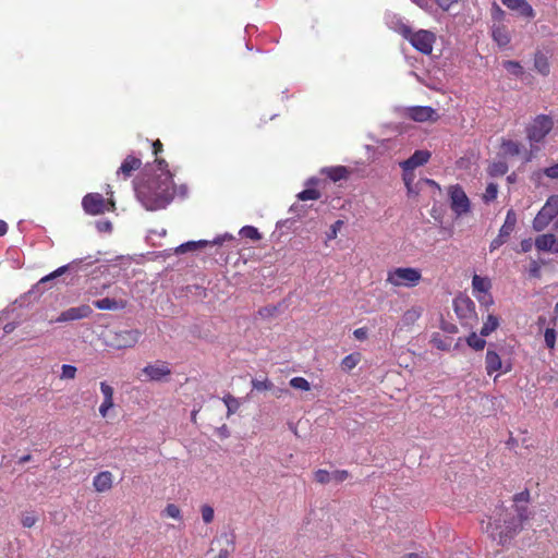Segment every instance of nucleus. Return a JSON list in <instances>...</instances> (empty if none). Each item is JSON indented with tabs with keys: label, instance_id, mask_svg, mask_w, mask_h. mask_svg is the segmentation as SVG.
<instances>
[{
	"label": "nucleus",
	"instance_id": "obj_43",
	"mask_svg": "<svg viewBox=\"0 0 558 558\" xmlns=\"http://www.w3.org/2000/svg\"><path fill=\"white\" fill-rule=\"evenodd\" d=\"M165 515L168 518H172L175 520H180L182 518L180 508L174 504H169L163 510Z\"/></svg>",
	"mask_w": 558,
	"mask_h": 558
},
{
	"label": "nucleus",
	"instance_id": "obj_42",
	"mask_svg": "<svg viewBox=\"0 0 558 558\" xmlns=\"http://www.w3.org/2000/svg\"><path fill=\"white\" fill-rule=\"evenodd\" d=\"M497 194H498V185L496 183H489L486 186L483 198L486 203H489L497 197Z\"/></svg>",
	"mask_w": 558,
	"mask_h": 558
},
{
	"label": "nucleus",
	"instance_id": "obj_49",
	"mask_svg": "<svg viewBox=\"0 0 558 558\" xmlns=\"http://www.w3.org/2000/svg\"><path fill=\"white\" fill-rule=\"evenodd\" d=\"M474 296L476 298L481 305H484L486 307H489L494 303L493 296L489 291L474 294Z\"/></svg>",
	"mask_w": 558,
	"mask_h": 558
},
{
	"label": "nucleus",
	"instance_id": "obj_13",
	"mask_svg": "<svg viewBox=\"0 0 558 558\" xmlns=\"http://www.w3.org/2000/svg\"><path fill=\"white\" fill-rule=\"evenodd\" d=\"M231 240H233V235L230 233H225V234L216 236L211 242L206 241V240H199V241H190V242L183 243L177 247L175 252L179 254H182V253H185V252H189L192 250L202 248V247L208 245L209 243H213L215 245H221L226 241H231Z\"/></svg>",
	"mask_w": 558,
	"mask_h": 558
},
{
	"label": "nucleus",
	"instance_id": "obj_60",
	"mask_svg": "<svg viewBox=\"0 0 558 558\" xmlns=\"http://www.w3.org/2000/svg\"><path fill=\"white\" fill-rule=\"evenodd\" d=\"M230 555V550L225 548V549H221L218 555L216 556V558H228Z\"/></svg>",
	"mask_w": 558,
	"mask_h": 558
},
{
	"label": "nucleus",
	"instance_id": "obj_29",
	"mask_svg": "<svg viewBox=\"0 0 558 558\" xmlns=\"http://www.w3.org/2000/svg\"><path fill=\"white\" fill-rule=\"evenodd\" d=\"M534 69L543 76H547L549 74L550 64L546 54H544L543 52L535 53Z\"/></svg>",
	"mask_w": 558,
	"mask_h": 558
},
{
	"label": "nucleus",
	"instance_id": "obj_56",
	"mask_svg": "<svg viewBox=\"0 0 558 558\" xmlns=\"http://www.w3.org/2000/svg\"><path fill=\"white\" fill-rule=\"evenodd\" d=\"M436 2L442 10H449L458 0H436Z\"/></svg>",
	"mask_w": 558,
	"mask_h": 558
},
{
	"label": "nucleus",
	"instance_id": "obj_62",
	"mask_svg": "<svg viewBox=\"0 0 558 558\" xmlns=\"http://www.w3.org/2000/svg\"><path fill=\"white\" fill-rule=\"evenodd\" d=\"M401 558H422V556L417 553H410V554H405Z\"/></svg>",
	"mask_w": 558,
	"mask_h": 558
},
{
	"label": "nucleus",
	"instance_id": "obj_35",
	"mask_svg": "<svg viewBox=\"0 0 558 558\" xmlns=\"http://www.w3.org/2000/svg\"><path fill=\"white\" fill-rule=\"evenodd\" d=\"M507 171L508 165L501 160L493 162L488 168V172L493 177L504 175L505 173H507Z\"/></svg>",
	"mask_w": 558,
	"mask_h": 558
},
{
	"label": "nucleus",
	"instance_id": "obj_12",
	"mask_svg": "<svg viewBox=\"0 0 558 558\" xmlns=\"http://www.w3.org/2000/svg\"><path fill=\"white\" fill-rule=\"evenodd\" d=\"M93 314V308L88 304L69 307L60 313L56 323H69L88 318Z\"/></svg>",
	"mask_w": 558,
	"mask_h": 558
},
{
	"label": "nucleus",
	"instance_id": "obj_53",
	"mask_svg": "<svg viewBox=\"0 0 558 558\" xmlns=\"http://www.w3.org/2000/svg\"><path fill=\"white\" fill-rule=\"evenodd\" d=\"M543 173L549 179H558V163L545 168Z\"/></svg>",
	"mask_w": 558,
	"mask_h": 558
},
{
	"label": "nucleus",
	"instance_id": "obj_31",
	"mask_svg": "<svg viewBox=\"0 0 558 558\" xmlns=\"http://www.w3.org/2000/svg\"><path fill=\"white\" fill-rule=\"evenodd\" d=\"M362 355L359 352L351 353L342 359L341 367L343 371L349 372L356 367V365L361 362Z\"/></svg>",
	"mask_w": 558,
	"mask_h": 558
},
{
	"label": "nucleus",
	"instance_id": "obj_21",
	"mask_svg": "<svg viewBox=\"0 0 558 558\" xmlns=\"http://www.w3.org/2000/svg\"><path fill=\"white\" fill-rule=\"evenodd\" d=\"M82 263V259H75L73 262H71L70 264L68 265H63L59 268H57L54 271L50 272L49 275L47 276H44L37 283L36 286L34 287V289H39V287L41 284H45L47 282H50L51 280L62 276L63 274H65L68 270H71V269H76L77 266Z\"/></svg>",
	"mask_w": 558,
	"mask_h": 558
},
{
	"label": "nucleus",
	"instance_id": "obj_64",
	"mask_svg": "<svg viewBox=\"0 0 558 558\" xmlns=\"http://www.w3.org/2000/svg\"><path fill=\"white\" fill-rule=\"evenodd\" d=\"M318 181H319V180H318V179H316V178H311V179H308V180H307L306 184H307V185H314V184H317V183H318Z\"/></svg>",
	"mask_w": 558,
	"mask_h": 558
},
{
	"label": "nucleus",
	"instance_id": "obj_5",
	"mask_svg": "<svg viewBox=\"0 0 558 558\" xmlns=\"http://www.w3.org/2000/svg\"><path fill=\"white\" fill-rule=\"evenodd\" d=\"M485 369L488 376L499 372L494 378L496 381L499 375L512 371V362L510 359H504L502 354L496 350V345L490 344L485 355Z\"/></svg>",
	"mask_w": 558,
	"mask_h": 558
},
{
	"label": "nucleus",
	"instance_id": "obj_52",
	"mask_svg": "<svg viewBox=\"0 0 558 558\" xmlns=\"http://www.w3.org/2000/svg\"><path fill=\"white\" fill-rule=\"evenodd\" d=\"M403 181L408 190V193H411V185H413L414 181V174L412 170H403Z\"/></svg>",
	"mask_w": 558,
	"mask_h": 558
},
{
	"label": "nucleus",
	"instance_id": "obj_57",
	"mask_svg": "<svg viewBox=\"0 0 558 558\" xmlns=\"http://www.w3.org/2000/svg\"><path fill=\"white\" fill-rule=\"evenodd\" d=\"M521 251L523 253L530 252L532 250L533 243L531 239L522 240L520 243Z\"/></svg>",
	"mask_w": 558,
	"mask_h": 558
},
{
	"label": "nucleus",
	"instance_id": "obj_39",
	"mask_svg": "<svg viewBox=\"0 0 558 558\" xmlns=\"http://www.w3.org/2000/svg\"><path fill=\"white\" fill-rule=\"evenodd\" d=\"M504 68L510 73V74H513L515 76H520L522 73H523V68L521 66V64L517 61H511V60H508V61H505L504 62Z\"/></svg>",
	"mask_w": 558,
	"mask_h": 558
},
{
	"label": "nucleus",
	"instance_id": "obj_19",
	"mask_svg": "<svg viewBox=\"0 0 558 558\" xmlns=\"http://www.w3.org/2000/svg\"><path fill=\"white\" fill-rule=\"evenodd\" d=\"M511 11H517L519 14L526 19H533L535 11L526 0H500Z\"/></svg>",
	"mask_w": 558,
	"mask_h": 558
},
{
	"label": "nucleus",
	"instance_id": "obj_46",
	"mask_svg": "<svg viewBox=\"0 0 558 558\" xmlns=\"http://www.w3.org/2000/svg\"><path fill=\"white\" fill-rule=\"evenodd\" d=\"M315 480L320 484H328L332 482L331 472L326 470H317L314 474Z\"/></svg>",
	"mask_w": 558,
	"mask_h": 558
},
{
	"label": "nucleus",
	"instance_id": "obj_10",
	"mask_svg": "<svg viewBox=\"0 0 558 558\" xmlns=\"http://www.w3.org/2000/svg\"><path fill=\"white\" fill-rule=\"evenodd\" d=\"M517 223V216L512 209L508 210L504 225L501 226L498 235L490 242V251L499 248L507 242L510 234L513 232Z\"/></svg>",
	"mask_w": 558,
	"mask_h": 558
},
{
	"label": "nucleus",
	"instance_id": "obj_24",
	"mask_svg": "<svg viewBox=\"0 0 558 558\" xmlns=\"http://www.w3.org/2000/svg\"><path fill=\"white\" fill-rule=\"evenodd\" d=\"M423 308L421 306H412L408 308L401 316L400 328L413 326L422 316Z\"/></svg>",
	"mask_w": 558,
	"mask_h": 558
},
{
	"label": "nucleus",
	"instance_id": "obj_14",
	"mask_svg": "<svg viewBox=\"0 0 558 558\" xmlns=\"http://www.w3.org/2000/svg\"><path fill=\"white\" fill-rule=\"evenodd\" d=\"M407 116L416 122H435L438 119L436 110L429 106H416L407 109Z\"/></svg>",
	"mask_w": 558,
	"mask_h": 558
},
{
	"label": "nucleus",
	"instance_id": "obj_20",
	"mask_svg": "<svg viewBox=\"0 0 558 558\" xmlns=\"http://www.w3.org/2000/svg\"><path fill=\"white\" fill-rule=\"evenodd\" d=\"M535 246L542 252L558 253V238L553 233H545L535 239Z\"/></svg>",
	"mask_w": 558,
	"mask_h": 558
},
{
	"label": "nucleus",
	"instance_id": "obj_59",
	"mask_svg": "<svg viewBox=\"0 0 558 558\" xmlns=\"http://www.w3.org/2000/svg\"><path fill=\"white\" fill-rule=\"evenodd\" d=\"M16 325L14 323H8L4 325L3 330L5 333H10L15 329Z\"/></svg>",
	"mask_w": 558,
	"mask_h": 558
},
{
	"label": "nucleus",
	"instance_id": "obj_15",
	"mask_svg": "<svg viewBox=\"0 0 558 558\" xmlns=\"http://www.w3.org/2000/svg\"><path fill=\"white\" fill-rule=\"evenodd\" d=\"M142 372L149 380L154 381H159L171 374L169 365L165 362L149 364Z\"/></svg>",
	"mask_w": 558,
	"mask_h": 558
},
{
	"label": "nucleus",
	"instance_id": "obj_22",
	"mask_svg": "<svg viewBox=\"0 0 558 558\" xmlns=\"http://www.w3.org/2000/svg\"><path fill=\"white\" fill-rule=\"evenodd\" d=\"M113 483V475L109 471L98 473L93 481V486L96 492L105 493L111 489Z\"/></svg>",
	"mask_w": 558,
	"mask_h": 558
},
{
	"label": "nucleus",
	"instance_id": "obj_16",
	"mask_svg": "<svg viewBox=\"0 0 558 558\" xmlns=\"http://www.w3.org/2000/svg\"><path fill=\"white\" fill-rule=\"evenodd\" d=\"M100 392L104 397L101 404L99 405V414L101 417H107L109 411L114 407L113 401V388L107 381H100Z\"/></svg>",
	"mask_w": 558,
	"mask_h": 558
},
{
	"label": "nucleus",
	"instance_id": "obj_1",
	"mask_svg": "<svg viewBox=\"0 0 558 558\" xmlns=\"http://www.w3.org/2000/svg\"><path fill=\"white\" fill-rule=\"evenodd\" d=\"M158 174L135 187L137 199L147 210L165 208L172 201L174 189L172 175L165 160H156Z\"/></svg>",
	"mask_w": 558,
	"mask_h": 558
},
{
	"label": "nucleus",
	"instance_id": "obj_40",
	"mask_svg": "<svg viewBox=\"0 0 558 558\" xmlns=\"http://www.w3.org/2000/svg\"><path fill=\"white\" fill-rule=\"evenodd\" d=\"M320 197V193L315 189H305L298 194V198L301 201H314Z\"/></svg>",
	"mask_w": 558,
	"mask_h": 558
},
{
	"label": "nucleus",
	"instance_id": "obj_9",
	"mask_svg": "<svg viewBox=\"0 0 558 558\" xmlns=\"http://www.w3.org/2000/svg\"><path fill=\"white\" fill-rule=\"evenodd\" d=\"M554 121L550 117L545 114L537 116L526 130V135L530 142L539 143L551 131Z\"/></svg>",
	"mask_w": 558,
	"mask_h": 558
},
{
	"label": "nucleus",
	"instance_id": "obj_30",
	"mask_svg": "<svg viewBox=\"0 0 558 558\" xmlns=\"http://www.w3.org/2000/svg\"><path fill=\"white\" fill-rule=\"evenodd\" d=\"M499 326V318L489 314L481 328V336L487 337L494 332Z\"/></svg>",
	"mask_w": 558,
	"mask_h": 558
},
{
	"label": "nucleus",
	"instance_id": "obj_2",
	"mask_svg": "<svg viewBox=\"0 0 558 558\" xmlns=\"http://www.w3.org/2000/svg\"><path fill=\"white\" fill-rule=\"evenodd\" d=\"M529 499V493L522 492L514 496L515 502V515L510 520L504 519V524L495 521L489 522L486 526V532L489 536L497 542L498 545L505 546L511 542V539L522 530L523 523L529 520L530 512L527 507L520 506V502L526 504Z\"/></svg>",
	"mask_w": 558,
	"mask_h": 558
},
{
	"label": "nucleus",
	"instance_id": "obj_32",
	"mask_svg": "<svg viewBox=\"0 0 558 558\" xmlns=\"http://www.w3.org/2000/svg\"><path fill=\"white\" fill-rule=\"evenodd\" d=\"M485 337H482L481 333L477 335L476 332H472L466 338V343L470 348L474 349L475 351L483 350L486 345Z\"/></svg>",
	"mask_w": 558,
	"mask_h": 558
},
{
	"label": "nucleus",
	"instance_id": "obj_11",
	"mask_svg": "<svg viewBox=\"0 0 558 558\" xmlns=\"http://www.w3.org/2000/svg\"><path fill=\"white\" fill-rule=\"evenodd\" d=\"M449 197L451 202V209L457 216H462L470 210V201L459 185H452L449 187Z\"/></svg>",
	"mask_w": 558,
	"mask_h": 558
},
{
	"label": "nucleus",
	"instance_id": "obj_55",
	"mask_svg": "<svg viewBox=\"0 0 558 558\" xmlns=\"http://www.w3.org/2000/svg\"><path fill=\"white\" fill-rule=\"evenodd\" d=\"M353 336L357 340H365L367 338V329L365 327L357 328L353 331Z\"/></svg>",
	"mask_w": 558,
	"mask_h": 558
},
{
	"label": "nucleus",
	"instance_id": "obj_23",
	"mask_svg": "<svg viewBox=\"0 0 558 558\" xmlns=\"http://www.w3.org/2000/svg\"><path fill=\"white\" fill-rule=\"evenodd\" d=\"M141 159L134 156H128L121 163L120 168L117 170V177L122 175L124 179H128L131 177L134 170H137L141 167Z\"/></svg>",
	"mask_w": 558,
	"mask_h": 558
},
{
	"label": "nucleus",
	"instance_id": "obj_4",
	"mask_svg": "<svg viewBox=\"0 0 558 558\" xmlns=\"http://www.w3.org/2000/svg\"><path fill=\"white\" fill-rule=\"evenodd\" d=\"M405 39L410 41V44L420 52L424 54H429L433 51V46L436 41V35L426 29H420L417 32H412L410 26L400 22L398 28H396Z\"/></svg>",
	"mask_w": 558,
	"mask_h": 558
},
{
	"label": "nucleus",
	"instance_id": "obj_36",
	"mask_svg": "<svg viewBox=\"0 0 558 558\" xmlns=\"http://www.w3.org/2000/svg\"><path fill=\"white\" fill-rule=\"evenodd\" d=\"M290 386L296 390L308 391L311 390V384L304 377H293L289 381Z\"/></svg>",
	"mask_w": 558,
	"mask_h": 558
},
{
	"label": "nucleus",
	"instance_id": "obj_38",
	"mask_svg": "<svg viewBox=\"0 0 558 558\" xmlns=\"http://www.w3.org/2000/svg\"><path fill=\"white\" fill-rule=\"evenodd\" d=\"M240 234L242 236H244V238H247V239H251V240H254V241H257V240H259L262 238L260 233L258 232V230L255 227H252V226L243 227L240 230Z\"/></svg>",
	"mask_w": 558,
	"mask_h": 558
},
{
	"label": "nucleus",
	"instance_id": "obj_54",
	"mask_svg": "<svg viewBox=\"0 0 558 558\" xmlns=\"http://www.w3.org/2000/svg\"><path fill=\"white\" fill-rule=\"evenodd\" d=\"M96 228L99 232H110L112 225L109 220H100L96 222Z\"/></svg>",
	"mask_w": 558,
	"mask_h": 558
},
{
	"label": "nucleus",
	"instance_id": "obj_41",
	"mask_svg": "<svg viewBox=\"0 0 558 558\" xmlns=\"http://www.w3.org/2000/svg\"><path fill=\"white\" fill-rule=\"evenodd\" d=\"M430 342L433 343V345L435 348L442 350V351L448 350L450 347V343L445 338H442L439 333H434L432 336Z\"/></svg>",
	"mask_w": 558,
	"mask_h": 558
},
{
	"label": "nucleus",
	"instance_id": "obj_45",
	"mask_svg": "<svg viewBox=\"0 0 558 558\" xmlns=\"http://www.w3.org/2000/svg\"><path fill=\"white\" fill-rule=\"evenodd\" d=\"M202 519L205 523H211L215 518L214 508L209 505H204L201 508Z\"/></svg>",
	"mask_w": 558,
	"mask_h": 558
},
{
	"label": "nucleus",
	"instance_id": "obj_6",
	"mask_svg": "<svg viewBox=\"0 0 558 558\" xmlns=\"http://www.w3.org/2000/svg\"><path fill=\"white\" fill-rule=\"evenodd\" d=\"M141 332L137 329L111 330L107 335L106 344L117 350L131 349L140 341Z\"/></svg>",
	"mask_w": 558,
	"mask_h": 558
},
{
	"label": "nucleus",
	"instance_id": "obj_28",
	"mask_svg": "<svg viewBox=\"0 0 558 558\" xmlns=\"http://www.w3.org/2000/svg\"><path fill=\"white\" fill-rule=\"evenodd\" d=\"M473 295L477 293L488 292L492 289V281L488 277L474 275L472 278Z\"/></svg>",
	"mask_w": 558,
	"mask_h": 558
},
{
	"label": "nucleus",
	"instance_id": "obj_8",
	"mask_svg": "<svg viewBox=\"0 0 558 558\" xmlns=\"http://www.w3.org/2000/svg\"><path fill=\"white\" fill-rule=\"evenodd\" d=\"M82 206L86 214L97 216L106 211H112L114 202L112 199L106 201L99 193H89L83 197Z\"/></svg>",
	"mask_w": 558,
	"mask_h": 558
},
{
	"label": "nucleus",
	"instance_id": "obj_44",
	"mask_svg": "<svg viewBox=\"0 0 558 558\" xmlns=\"http://www.w3.org/2000/svg\"><path fill=\"white\" fill-rule=\"evenodd\" d=\"M557 333L554 328H547L544 332V340L549 349H554L556 345Z\"/></svg>",
	"mask_w": 558,
	"mask_h": 558
},
{
	"label": "nucleus",
	"instance_id": "obj_27",
	"mask_svg": "<svg viewBox=\"0 0 558 558\" xmlns=\"http://www.w3.org/2000/svg\"><path fill=\"white\" fill-rule=\"evenodd\" d=\"M322 173L326 174L333 182L345 179L349 175V170L343 166L326 167L322 169Z\"/></svg>",
	"mask_w": 558,
	"mask_h": 558
},
{
	"label": "nucleus",
	"instance_id": "obj_3",
	"mask_svg": "<svg viewBox=\"0 0 558 558\" xmlns=\"http://www.w3.org/2000/svg\"><path fill=\"white\" fill-rule=\"evenodd\" d=\"M422 281V271L415 267H392L387 271L386 283L392 288L412 289Z\"/></svg>",
	"mask_w": 558,
	"mask_h": 558
},
{
	"label": "nucleus",
	"instance_id": "obj_17",
	"mask_svg": "<svg viewBox=\"0 0 558 558\" xmlns=\"http://www.w3.org/2000/svg\"><path fill=\"white\" fill-rule=\"evenodd\" d=\"M430 153L425 149L416 150L410 158L399 163L402 170H414L428 162Z\"/></svg>",
	"mask_w": 558,
	"mask_h": 558
},
{
	"label": "nucleus",
	"instance_id": "obj_34",
	"mask_svg": "<svg viewBox=\"0 0 558 558\" xmlns=\"http://www.w3.org/2000/svg\"><path fill=\"white\" fill-rule=\"evenodd\" d=\"M507 13L498 4L492 7V24H505Z\"/></svg>",
	"mask_w": 558,
	"mask_h": 558
},
{
	"label": "nucleus",
	"instance_id": "obj_25",
	"mask_svg": "<svg viewBox=\"0 0 558 558\" xmlns=\"http://www.w3.org/2000/svg\"><path fill=\"white\" fill-rule=\"evenodd\" d=\"M94 305L101 311H114L124 308L126 306V302L123 300L104 298L101 300L95 301Z\"/></svg>",
	"mask_w": 558,
	"mask_h": 558
},
{
	"label": "nucleus",
	"instance_id": "obj_48",
	"mask_svg": "<svg viewBox=\"0 0 558 558\" xmlns=\"http://www.w3.org/2000/svg\"><path fill=\"white\" fill-rule=\"evenodd\" d=\"M252 387L255 390L264 391L269 390L272 387V384L267 379H253L252 380Z\"/></svg>",
	"mask_w": 558,
	"mask_h": 558
},
{
	"label": "nucleus",
	"instance_id": "obj_50",
	"mask_svg": "<svg viewBox=\"0 0 558 558\" xmlns=\"http://www.w3.org/2000/svg\"><path fill=\"white\" fill-rule=\"evenodd\" d=\"M37 517L32 512H26L22 514L21 523L24 527H32L36 524Z\"/></svg>",
	"mask_w": 558,
	"mask_h": 558
},
{
	"label": "nucleus",
	"instance_id": "obj_51",
	"mask_svg": "<svg viewBox=\"0 0 558 558\" xmlns=\"http://www.w3.org/2000/svg\"><path fill=\"white\" fill-rule=\"evenodd\" d=\"M332 482L341 483L349 477V473L345 470H337L331 472Z\"/></svg>",
	"mask_w": 558,
	"mask_h": 558
},
{
	"label": "nucleus",
	"instance_id": "obj_37",
	"mask_svg": "<svg viewBox=\"0 0 558 558\" xmlns=\"http://www.w3.org/2000/svg\"><path fill=\"white\" fill-rule=\"evenodd\" d=\"M77 368L74 365L63 364L61 366L60 379L68 380L76 377Z\"/></svg>",
	"mask_w": 558,
	"mask_h": 558
},
{
	"label": "nucleus",
	"instance_id": "obj_26",
	"mask_svg": "<svg viewBox=\"0 0 558 558\" xmlns=\"http://www.w3.org/2000/svg\"><path fill=\"white\" fill-rule=\"evenodd\" d=\"M522 149L523 146L517 141L502 140L501 142L500 151L506 157L519 156Z\"/></svg>",
	"mask_w": 558,
	"mask_h": 558
},
{
	"label": "nucleus",
	"instance_id": "obj_47",
	"mask_svg": "<svg viewBox=\"0 0 558 558\" xmlns=\"http://www.w3.org/2000/svg\"><path fill=\"white\" fill-rule=\"evenodd\" d=\"M342 226H343L342 220H337L336 222H333L330 226L329 231L326 233V240L330 241V240L336 239L338 235V232L341 230Z\"/></svg>",
	"mask_w": 558,
	"mask_h": 558
},
{
	"label": "nucleus",
	"instance_id": "obj_58",
	"mask_svg": "<svg viewBox=\"0 0 558 558\" xmlns=\"http://www.w3.org/2000/svg\"><path fill=\"white\" fill-rule=\"evenodd\" d=\"M541 267L536 262H533L530 267V274L534 277H539Z\"/></svg>",
	"mask_w": 558,
	"mask_h": 558
},
{
	"label": "nucleus",
	"instance_id": "obj_33",
	"mask_svg": "<svg viewBox=\"0 0 558 558\" xmlns=\"http://www.w3.org/2000/svg\"><path fill=\"white\" fill-rule=\"evenodd\" d=\"M223 403L227 407V415L230 416L235 413L240 408V401L232 395H226L222 398Z\"/></svg>",
	"mask_w": 558,
	"mask_h": 558
},
{
	"label": "nucleus",
	"instance_id": "obj_61",
	"mask_svg": "<svg viewBox=\"0 0 558 558\" xmlns=\"http://www.w3.org/2000/svg\"><path fill=\"white\" fill-rule=\"evenodd\" d=\"M8 226L3 220H0V236L7 233Z\"/></svg>",
	"mask_w": 558,
	"mask_h": 558
},
{
	"label": "nucleus",
	"instance_id": "obj_63",
	"mask_svg": "<svg viewBox=\"0 0 558 558\" xmlns=\"http://www.w3.org/2000/svg\"><path fill=\"white\" fill-rule=\"evenodd\" d=\"M161 149V143L159 141L154 143V153L157 155L158 151Z\"/></svg>",
	"mask_w": 558,
	"mask_h": 558
},
{
	"label": "nucleus",
	"instance_id": "obj_7",
	"mask_svg": "<svg viewBox=\"0 0 558 558\" xmlns=\"http://www.w3.org/2000/svg\"><path fill=\"white\" fill-rule=\"evenodd\" d=\"M558 216V195H550L533 219V229L537 232L545 230Z\"/></svg>",
	"mask_w": 558,
	"mask_h": 558
},
{
	"label": "nucleus",
	"instance_id": "obj_18",
	"mask_svg": "<svg viewBox=\"0 0 558 558\" xmlns=\"http://www.w3.org/2000/svg\"><path fill=\"white\" fill-rule=\"evenodd\" d=\"M490 34L500 48L507 47L511 41V33L506 24H492Z\"/></svg>",
	"mask_w": 558,
	"mask_h": 558
}]
</instances>
